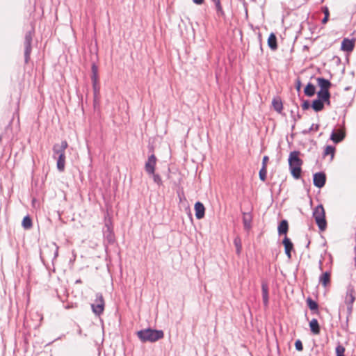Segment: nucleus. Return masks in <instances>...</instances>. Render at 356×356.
Returning a JSON list of instances; mask_svg holds the SVG:
<instances>
[{
  "instance_id": "nucleus-7",
  "label": "nucleus",
  "mask_w": 356,
  "mask_h": 356,
  "mask_svg": "<svg viewBox=\"0 0 356 356\" xmlns=\"http://www.w3.org/2000/svg\"><path fill=\"white\" fill-rule=\"evenodd\" d=\"M92 76L91 79L92 82V88L95 95H96L99 91V77H98V67L95 64H92L91 67Z\"/></svg>"
},
{
  "instance_id": "nucleus-28",
  "label": "nucleus",
  "mask_w": 356,
  "mask_h": 356,
  "mask_svg": "<svg viewBox=\"0 0 356 356\" xmlns=\"http://www.w3.org/2000/svg\"><path fill=\"white\" fill-rule=\"evenodd\" d=\"M323 12L324 13V18L322 19V23L323 24H326L328 21L329 16H330V12L327 7H323Z\"/></svg>"
},
{
  "instance_id": "nucleus-38",
  "label": "nucleus",
  "mask_w": 356,
  "mask_h": 356,
  "mask_svg": "<svg viewBox=\"0 0 356 356\" xmlns=\"http://www.w3.org/2000/svg\"><path fill=\"white\" fill-rule=\"evenodd\" d=\"M268 161V156H264L262 161V166L266 167V163Z\"/></svg>"
},
{
  "instance_id": "nucleus-13",
  "label": "nucleus",
  "mask_w": 356,
  "mask_h": 356,
  "mask_svg": "<svg viewBox=\"0 0 356 356\" xmlns=\"http://www.w3.org/2000/svg\"><path fill=\"white\" fill-rule=\"evenodd\" d=\"M282 244L284 246L285 254L289 259L291 258V251L293 249V244L291 241L290 238L286 235L283 239Z\"/></svg>"
},
{
  "instance_id": "nucleus-20",
  "label": "nucleus",
  "mask_w": 356,
  "mask_h": 356,
  "mask_svg": "<svg viewBox=\"0 0 356 356\" xmlns=\"http://www.w3.org/2000/svg\"><path fill=\"white\" fill-rule=\"evenodd\" d=\"M323 103L325 102L321 101V99H315L312 102V107L316 112L321 111L323 109Z\"/></svg>"
},
{
  "instance_id": "nucleus-27",
  "label": "nucleus",
  "mask_w": 356,
  "mask_h": 356,
  "mask_svg": "<svg viewBox=\"0 0 356 356\" xmlns=\"http://www.w3.org/2000/svg\"><path fill=\"white\" fill-rule=\"evenodd\" d=\"M289 224H280L278 227V232L280 234H286L288 230H289Z\"/></svg>"
},
{
  "instance_id": "nucleus-24",
  "label": "nucleus",
  "mask_w": 356,
  "mask_h": 356,
  "mask_svg": "<svg viewBox=\"0 0 356 356\" xmlns=\"http://www.w3.org/2000/svg\"><path fill=\"white\" fill-rule=\"evenodd\" d=\"M211 1H213L215 4L218 15H219V16L224 15L225 13L222 9V7L220 0H211Z\"/></svg>"
},
{
  "instance_id": "nucleus-25",
  "label": "nucleus",
  "mask_w": 356,
  "mask_h": 356,
  "mask_svg": "<svg viewBox=\"0 0 356 356\" xmlns=\"http://www.w3.org/2000/svg\"><path fill=\"white\" fill-rule=\"evenodd\" d=\"M307 304L308 307L312 311L318 312V305L317 302H315L314 300H313L311 298H308L307 299Z\"/></svg>"
},
{
  "instance_id": "nucleus-23",
  "label": "nucleus",
  "mask_w": 356,
  "mask_h": 356,
  "mask_svg": "<svg viewBox=\"0 0 356 356\" xmlns=\"http://www.w3.org/2000/svg\"><path fill=\"white\" fill-rule=\"evenodd\" d=\"M273 106L274 109L278 113H281L283 108L282 102L279 99H273L272 102Z\"/></svg>"
},
{
  "instance_id": "nucleus-21",
  "label": "nucleus",
  "mask_w": 356,
  "mask_h": 356,
  "mask_svg": "<svg viewBox=\"0 0 356 356\" xmlns=\"http://www.w3.org/2000/svg\"><path fill=\"white\" fill-rule=\"evenodd\" d=\"M304 92L305 95L312 97L316 92V88L312 83H309L304 90Z\"/></svg>"
},
{
  "instance_id": "nucleus-6",
  "label": "nucleus",
  "mask_w": 356,
  "mask_h": 356,
  "mask_svg": "<svg viewBox=\"0 0 356 356\" xmlns=\"http://www.w3.org/2000/svg\"><path fill=\"white\" fill-rule=\"evenodd\" d=\"M33 39V35L31 31L27 32L25 35L24 38V56H25V62L28 63L29 59L30 58V54L31 52V42Z\"/></svg>"
},
{
  "instance_id": "nucleus-22",
  "label": "nucleus",
  "mask_w": 356,
  "mask_h": 356,
  "mask_svg": "<svg viewBox=\"0 0 356 356\" xmlns=\"http://www.w3.org/2000/svg\"><path fill=\"white\" fill-rule=\"evenodd\" d=\"M335 153V147L332 145H327L325 147L324 152H323V156H326L328 155L331 156V160L334 158Z\"/></svg>"
},
{
  "instance_id": "nucleus-2",
  "label": "nucleus",
  "mask_w": 356,
  "mask_h": 356,
  "mask_svg": "<svg viewBox=\"0 0 356 356\" xmlns=\"http://www.w3.org/2000/svg\"><path fill=\"white\" fill-rule=\"evenodd\" d=\"M300 154V152L293 151L290 153L288 159L291 173L296 179H298L300 177L301 166L303 163L299 157Z\"/></svg>"
},
{
  "instance_id": "nucleus-9",
  "label": "nucleus",
  "mask_w": 356,
  "mask_h": 356,
  "mask_svg": "<svg viewBox=\"0 0 356 356\" xmlns=\"http://www.w3.org/2000/svg\"><path fill=\"white\" fill-rule=\"evenodd\" d=\"M326 176L324 172H316L314 175V185L319 188L323 187L325 184Z\"/></svg>"
},
{
  "instance_id": "nucleus-17",
  "label": "nucleus",
  "mask_w": 356,
  "mask_h": 356,
  "mask_svg": "<svg viewBox=\"0 0 356 356\" xmlns=\"http://www.w3.org/2000/svg\"><path fill=\"white\" fill-rule=\"evenodd\" d=\"M331 272L326 271L322 274L319 278V282L324 287H327L330 284Z\"/></svg>"
},
{
  "instance_id": "nucleus-3",
  "label": "nucleus",
  "mask_w": 356,
  "mask_h": 356,
  "mask_svg": "<svg viewBox=\"0 0 356 356\" xmlns=\"http://www.w3.org/2000/svg\"><path fill=\"white\" fill-rule=\"evenodd\" d=\"M137 336L143 342H154L163 338L164 334L162 330L152 329H145L137 332Z\"/></svg>"
},
{
  "instance_id": "nucleus-15",
  "label": "nucleus",
  "mask_w": 356,
  "mask_h": 356,
  "mask_svg": "<svg viewBox=\"0 0 356 356\" xmlns=\"http://www.w3.org/2000/svg\"><path fill=\"white\" fill-rule=\"evenodd\" d=\"M317 84L321 88L320 90H329L331 86V83L329 80L325 79L323 77H318L316 79Z\"/></svg>"
},
{
  "instance_id": "nucleus-36",
  "label": "nucleus",
  "mask_w": 356,
  "mask_h": 356,
  "mask_svg": "<svg viewBox=\"0 0 356 356\" xmlns=\"http://www.w3.org/2000/svg\"><path fill=\"white\" fill-rule=\"evenodd\" d=\"M320 232H323L326 229L327 224H318Z\"/></svg>"
},
{
  "instance_id": "nucleus-42",
  "label": "nucleus",
  "mask_w": 356,
  "mask_h": 356,
  "mask_svg": "<svg viewBox=\"0 0 356 356\" xmlns=\"http://www.w3.org/2000/svg\"><path fill=\"white\" fill-rule=\"evenodd\" d=\"M245 229H249L250 228V224H245Z\"/></svg>"
},
{
  "instance_id": "nucleus-32",
  "label": "nucleus",
  "mask_w": 356,
  "mask_h": 356,
  "mask_svg": "<svg viewBox=\"0 0 356 356\" xmlns=\"http://www.w3.org/2000/svg\"><path fill=\"white\" fill-rule=\"evenodd\" d=\"M152 175L154 181L155 183H156L158 185H161L162 180H161V177L158 174H155L154 172V175Z\"/></svg>"
},
{
  "instance_id": "nucleus-34",
  "label": "nucleus",
  "mask_w": 356,
  "mask_h": 356,
  "mask_svg": "<svg viewBox=\"0 0 356 356\" xmlns=\"http://www.w3.org/2000/svg\"><path fill=\"white\" fill-rule=\"evenodd\" d=\"M319 129V125L318 124H312L309 128V131H316Z\"/></svg>"
},
{
  "instance_id": "nucleus-37",
  "label": "nucleus",
  "mask_w": 356,
  "mask_h": 356,
  "mask_svg": "<svg viewBox=\"0 0 356 356\" xmlns=\"http://www.w3.org/2000/svg\"><path fill=\"white\" fill-rule=\"evenodd\" d=\"M22 222H31V219L29 216H26Z\"/></svg>"
},
{
  "instance_id": "nucleus-19",
  "label": "nucleus",
  "mask_w": 356,
  "mask_h": 356,
  "mask_svg": "<svg viewBox=\"0 0 356 356\" xmlns=\"http://www.w3.org/2000/svg\"><path fill=\"white\" fill-rule=\"evenodd\" d=\"M268 45L272 50H276L277 49V38L273 33H270L268 37Z\"/></svg>"
},
{
  "instance_id": "nucleus-33",
  "label": "nucleus",
  "mask_w": 356,
  "mask_h": 356,
  "mask_svg": "<svg viewBox=\"0 0 356 356\" xmlns=\"http://www.w3.org/2000/svg\"><path fill=\"white\" fill-rule=\"evenodd\" d=\"M295 347H296V350H298V351H302L303 349L302 343L300 340H297L296 341Z\"/></svg>"
},
{
  "instance_id": "nucleus-14",
  "label": "nucleus",
  "mask_w": 356,
  "mask_h": 356,
  "mask_svg": "<svg viewBox=\"0 0 356 356\" xmlns=\"http://www.w3.org/2000/svg\"><path fill=\"white\" fill-rule=\"evenodd\" d=\"M195 216L197 219L200 220L204 216L205 208L202 203L197 202L195 204Z\"/></svg>"
},
{
  "instance_id": "nucleus-44",
  "label": "nucleus",
  "mask_w": 356,
  "mask_h": 356,
  "mask_svg": "<svg viewBox=\"0 0 356 356\" xmlns=\"http://www.w3.org/2000/svg\"><path fill=\"white\" fill-rule=\"evenodd\" d=\"M1 140V136H0V141Z\"/></svg>"
},
{
  "instance_id": "nucleus-1",
  "label": "nucleus",
  "mask_w": 356,
  "mask_h": 356,
  "mask_svg": "<svg viewBox=\"0 0 356 356\" xmlns=\"http://www.w3.org/2000/svg\"><path fill=\"white\" fill-rule=\"evenodd\" d=\"M68 147L66 140H63L60 144H55L53 146V157L56 159V167L58 171L63 172L65 168V150Z\"/></svg>"
},
{
  "instance_id": "nucleus-41",
  "label": "nucleus",
  "mask_w": 356,
  "mask_h": 356,
  "mask_svg": "<svg viewBox=\"0 0 356 356\" xmlns=\"http://www.w3.org/2000/svg\"><path fill=\"white\" fill-rule=\"evenodd\" d=\"M300 86H301L300 81L298 80V81H297V90H299L300 89Z\"/></svg>"
},
{
  "instance_id": "nucleus-11",
  "label": "nucleus",
  "mask_w": 356,
  "mask_h": 356,
  "mask_svg": "<svg viewBox=\"0 0 356 356\" xmlns=\"http://www.w3.org/2000/svg\"><path fill=\"white\" fill-rule=\"evenodd\" d=\"M156 163V158L154 154L148 157V160L145 163V170L149 175H154L155 171V166Z\"/></svg>"
},
{
  "instance_id": "nucleus-40",
  "label": "nucleus",
  "mask_w": 356,
  "mask_h": 356,
  "mask_svg": "<svg viewBox=\"0 0 356 356\" xmlns=\"http://www.w3.org/2000/svg\"><path fill=\"white\" fill-rule=\"evenodd\" d=\"M25 229H29L31 227L32 224H22Z\"/></svg>"
},
{
  "instance_id": "nucleus-10",
  "label": "nucleus",
  "mask_w": 356,
  "mask_h": 356,
  "mask_svg": "<svg viewBox=\"0 0 356 356\" xmlns=\"http://www.w3.org/2000/svg\"><path fill=\"white\" fill-rule=\"evenodd\" d=\"M346 136L345 130L343 129H339L337 130H334L331 135H330V139L334 143H339L341 142Z\"/></svg>"
},
{
  "instance_id": "nucleus-35",
  "label": "nucleus",
  "mask_w": 356,
  "mask_h": 356,
  "mask_svg": "<svg viewBox=\"0 0 356 356\" xmlns=\"http://www.w3.org/2000/svg\"><path fill=\"white\" fill-rule=\"evenodd\" d=\"M309 106H310V104L308 101L304 102L303 104H302V108L303 110L308 109L309 108Z\"/></svg>"
},
{
  "instance_id": "nucleus-30",
  "label": "nucleus",
  "mask_w": 356,
  "mask_h": 356,
  "mask_svg": "<svg viewBox=\"0 0 356 356\" xmlns=\"http://www.w3.org/2000/svg\"><path fill=\"white\" fill-rule=\"evenodd\" d=\"M267 170L266 167L262 166L261 170H259V178L261 181H264L266 179Z\"/></svg>"
},
{
  "instance_id": "nucleus-12",
  "label": "nucleus",
  "mask_w": 356,
  "mask_h": 356,
  "mask_svg": "<svg viewBox=\"0 0 356 356\" xmlns=\"http://www.w3.org/2000/svg\"><path fill=\"white\" fill-rule=\"evenodd\" d=\"M355 47V41L348 38H344L341 42V49L347 51L352 52Z\"/></svg>"
},
{
  "instance_id": "nucleus-5",
  "label": "nucleus",
  "mask_w": 356,
  "mask_h": 356,
  "mask_svg": "<svg viewBox=\"0 0 356 356\" xmlns=\"http://www.w3.org/2000/svg\"><path fill=\"white\" fill-rule=\"evenodd\" d=\"M104 305L105 302L102 295L97 293L95 303L91 305L93 312L97 315H100L104 310Z\"/></svg>"
},
{
  "instance_id": "nucleus-16",
  "label": "nucleus",
  "mask_w": 356,
  "mask_h": 356,
  "mask_svg": "<svg viewBox=\"0 0 356 356\" xmlns=\"http://www.w3.org/2000/svg\"><path fill=\"white\" fill-rule=\"evenodd\" d=\"M317 97H318V99H321V101L324 102L325 103H327L328 105L330 104V93L329 90H320L317 92Z\"/></svg>"
},
{
  "instance_id": "nucleus-39",
  "label": "nucleus",
  "mask_w": 356,
  "mask_h": 356,
  "mask_svg": "<svg viewBox=\"0 0 356 356\" xmlns=\"http://www.w3.org/2000/svg\"><path fill=\"white\" fill-rule=\"evenodd\" d=\"M193 2L197 5H202L204 2V0H193Z\"/></svg>"
},
{
  "instance_id": "nucleus-4",
  "label": "nucleus",
  "mask_w": 356,
  "mask_h": 356,
  "mask_svg": "<svg viewBox=\"0 0 356 356\" xmlns=\"http://www.w3.org/2000/svg\"><path fill=\"white\" fill-rule=\"evenodd\" d=\"M356 300V291L355 287L352 284L347 286L346 295L344 297V303L347 306V309L349 313L353 311V303Z\"/></svg>"
},
{
  "instance_id": "nucleus-8",
  "label": "nucleus",
  "mask_w": 356,
  "mask_h": 356,
  "mask_svg": "<svg viewBox=\"0 0 356 356\" xmlns=\"http://www.w3.org/2000/svg\"><path fill=\"white\" fill-rule=\"evenodd\" d=\"M316 222H326L325 210L322 205L317 206L313 212Z\"/></svg>"
},
{
  "instance_id": "nucleus-26",
  "label": "nucleus",
  "mask_w": 356,
  "mask_h": 356,
  "mask_svg": "<svg viewBox=\"0 0 356 356\" xmlns=\"http://www.w3.org/2000/svg\"><path fill=\"white\" fill-rule=\"evenodd\" d=\"M262 296L264 304L267 305L268 302V286L265 284L262 285Z\"/></svg>"
},
{
  "instance_id": "nucleus-31",
  "label": "nucleus",
  "mask_w": 356,
  "mask_h": 356,
  "mask_svg": "<svg viewBox=\"0 0 356 356\" xmlns=\"http://www.w3.org/2000/svg\"><path fill=\"white\" fill-rule=\"evenodd\" d=\"M345 348L341 345H338L336 348L337 356H345Z\"/></svg>"
},
{
  "instance_id": "nucleus-18",
  "label": "nucleus",
  "mask_w": 356,
  "mask_h": 356,
  "mask_svg": "<svg viewBox=\"0 0 356 356\" xmlns=\"http://www.w3.org/2000/svg\"><path fill=\"white\" fill-rule=\"evenodd\" d=\"M309 327H310V330H311V332H312V334H314L315 335H318L320 334V331H321L320 326H319L318 321L316 318H313L309 322Z\"/></svg>"
},
{
  "instance_id": "nucleus-43",
  "label": "nucleus",
  "mask_w": 356,
  "mask_h": 356,
  "mask_svg": "<svg viewBox=\"0 0 356 356\" xmlns=\"http://www.w3.org/2000/svg\"><path fill=\"white\" fill-rule=\"evenodd\" d=\"M280 222L284 223V222H287V221L285 220H282Z\"/></svg>"
},
{
  "instance_id": "nucleus-29",
  "label": "nucleus",
  "mask_w": 356,
  "mask_h": 356,
  "mask_svg": "<svg viewBox=\"0 0 356 356\" xmlns=\"http://www.w3.org/2000/svg\"><path fill=\"white\" fill-rule=\"evenodd\" d=\"M234 245L236 248V253L239 254L241 252L242 245H241V241L239 238H236L234 241Z\"/></svg>"
}]
</instances>
